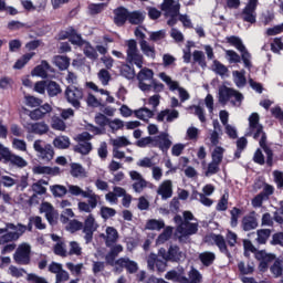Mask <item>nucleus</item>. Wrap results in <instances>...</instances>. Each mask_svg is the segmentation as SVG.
<instances>
[{
	"instance_id": "nucleus-1",
	"label": "nucleus",
	"mask_w": 283,
	"mask_h": 283,
	"mask_svg": "<svg viewBox=\"0 0 283 283\" xmlns=\"http://www.w3.org/2000/svg\"><path fill=\"white\" fill-rule=\"evenodd\" d=\"M1 160L3 165H9V167H18L19 169L28 167V161L23 157L12 154L10 148L0 143V163Z\"/></svg>"
},
{
	"instance_id": "nucleus-2",
	"label": "nucleus",
	"mask_w": 283,
	"mask_h": 283,
	"mask_svg": "<svg viewBox=\"0 0 283 283\" xmlns=\"http://www.w3.org/2000/svg\"><path fill=\"white\" fill-rule=\"evenodd\" d=\"M127 50H126V61L127 63H134L136 67L142 70L143 67V61H145V57H143V54H140V51L138 50V42L136 40L130 39L126 41Z\"/></svg>"
},
{
	"instance_id": "nucleus-3",
	"label": "nucleus",
	"mask_w": 283,
	"mask_h": 283,
	"mask_svg": "<svg viewBox=\"0 0 283 283\" xmlns=\"http://www.w3.org/2000/svg\"><path fill=\"white\" fill-rule=\"evenodd\" d=\"M231 98H234L237 103H241L244 101V95L240 93V91H235L234 88L228 87L227 85H222L219 87V103L222 105H227L231 101Z\"/></svg>"
},
{
	"instance_id": "nucleus-4",
	"label": "nucleus",
	"mask_w": 283,
	"mask_h": 283,
	"mask_svg": "<svg viewBox=\"0 0 283 283\" xmlns=\"http://www.w3.org/2000/svg\"><path fill=\"white\" fill-rule=\"evenodd\" d=\"M42 144L43 140L36 139L33 143V149L36 151L40 160H43V163H50L54 158V147H52V144H45L44 146Z\"/></svg>"
},
{
	"instance_id": "nucleus-5",
	"label": "nucleus",
	"mask_w": 283,
	"mask_h": 283,
	"mask_svg": "<svg viewBox=\"0 0 283 283\" xmlns=\"http://www.w3.org/2000/svg\"><path fill=\"white\" fill-rule=\"evenodd\" d=\"M64 96L75 109H81V101H83V90L76 86H67Z\"/></svg>"
},
{
	"instance_id": "nucleus-6",
	"label": "nucleus",
	"mask_w": 283,
	"mask_h": 283,
	"mask_svg": "<svg viewBox=\"0 0 283 283\" xmlns=\"http://www.w3.org/2000/svg\"><path fill=\"white\" fill-rule=\"evenodd\" d=\"M264 126L260 124V115L258 113H252L249 117V132L245 136H252L254 140H260V135Z\"/></svg>"
},
{
	"instance_id": "nucleus-7",
	"label": "nucleus",
	"mask_w": 283,
	"mask_h": 283,
	"mask_svg": "<svg viewBox=\"0 0 283 283\" xmlns=\"http://www.w3.org/2000/svg\"><path fill=\"white\" fill-rule=\"evenodd\" d=\"M31 253L32 248L30 247V244L22 243L17 248L15 253L13 254V260L17 262V264L28 265L30 264Z\"/></svg>"
},
{
	"instance_id": "nucleus-8",
	"label": "nucleus",
	"mask_w": 283,
	"mask_h": 283,
	"mask_svg": "<svg viewBox=\"0 0 283 283\" xmlns=\"http://www.w3.org/2000/svg\"><path fill=\"white\" fill-rule=\"evenodd\" d=\"M255 260H258L259 263V271L261 273H266L269 271V264L275 260V254L268 253L266 250H260L255 254Z\"/></svg>"
},
{
	"instance_id": "nucleus-9",
	"label": "nucleus",
	"mask_w": 283,
	"mask_h": 283,
	"mask_svg": "<svg viewBox=\"0 0 283 283\" xmlns=\"http://www.w3.org/2000/svg\"><path fill=\"white\" fill-rule=\"evenodd\" d=\"M123 269H126L127 273L134 274L138 271V263L129 258L117 259V266H115L116 273H123Z\"/></svg>"
},
{
	"instance_id": "nucleus-10",
	"label": "nucleus",
	"mask_w": 283,
	"mask_h": 283,
	"mask_svg": "<svg viewBox=\"0 0 283 283\" xmlns=\"http://www.w3.org/2000/svg\"><path fill=\"white\" fill-rule=\"evenodd\" d=\"M158 253L166 262H178L180 260V248L178 245H170L168 251L161 248Z\"/></svg>"
},
{
	"instance_id": "nucleus-11",
	"label": "nucleus",
	"mask_w": 283,
	"mask_h": 283,
	"mask_svg": "<svg viewBox=\"0 0 283 283\" xmlns=\"http://www.w3.org/2000/svg\"><path fill=\"white\" fill-rule=\"evenodd\" d=\"M255 10H258V7L247 4L240 13L242 21H244V23H250L251 25L258 23V12Z\"/></svg>"
},
{
	"instance_id": "nucleus-12",
	"label": "nucleus",
	"mask_w": 283,
	"mask_h": 283,
	"mask_svg": "<svg viewBox=\"0 0 283 283\" xmlns=\"http://www.w3.org/2000/svg\"><path fill=\"white\" fill-rule=\"evenodd\" d=\"M96 220L94 219V216L90 214L85 221L84 226L82 228L83 233H85L84 239L86 244H90L92 240H94V231H96V226H95Z\"/></svg>"
},
{
	"instance_id": "nucleus-13",
	"label": "nucleus",
	"mask_w": 283,
	"mask_h": 283,
	"mask_svg": "<svg viewBox=\"0 0 283 283\" xmlns=\"http://www.w3.org/2000/svg\"><path fill=\"white\" fill-rule=\"evenodd\" d=\"M177 231L180 233L179 242H185V238H189V235H196V233H198V223L185 221L184 226L177 227Z\"/></svg>"
},
{
	"instance_id": "nucleus-14",
	"label": "nucleus",
	"mask_w": 283,
	"mask_h": 283,
	"mask_svg": "<svg viewBox=\"0 0 283 283\" xmlns=\"http://www.w3.org/2000/svg\"><path fill=\"white\" fill-rule=\"evenodd\" d=\"M113 14H114L113 21L117 25V28H123V25H125V23H127L129 19V10L123 6L114 9Z\"/></svg>"
},
{
	"instance_id": "nucleus-15",
	"label": "nucleus",
	"mask_w": 283,
	"mask_h": 283,
	"mask_svg": "<svg viewBox=\"0 0 283 283\" xmlns=\"http://www.w3.org/2000/svg\"><path fill=\"white\" fill-rule=\"evenodd\" d=\"M41 213H45V218L49 224H56L59 220V211L54 209V206L50 202H42L40 208Z\"/></svg>"
},
{
	"instance_id": "nucleus-16",
	"label": "nucleus",
	"mask_w": 283,
	"mask_h": 283,
	"mask_svg": "<svg viewBox=\"0 0 283 283\" xmlns=\"http://www.w3.org/2000/svg\"><path fill=\"white\" fill-rule=\"evenodd\" d=\"M211 240L214 242L216 247H218L220 253H223V255L231 258V252L229 251V248L227 247V240L222 234H216L212 233L210 235Z\"/></svg>"
},
{
	"instance_id": "nucleus-17",
	"label": "nucleus",
	"mask_w": 283,
	"mask_h": 283,
	"mask_svg": "<svg viewBox=\"0 0 283 283\" xmlns=\"http://www.w3.org/2000/svg\"><path fill=\"white\" fill-rule=\"evenodd\" d=\"M148 266L151 270H154V268L156 266V269L159 273H165V271L167 269V261L166 260H160V259H158V255L151 253L148 256Z\"/></svg>"
},
{
	"instance_id": "nucleus-18",
	"label": "nucleus",
	"mask_w": 283,
	"mask_h": 283,
	"mask_svg": "<svg viewBox=\"0 0 283 283\" xmlns=\"http://www.w3.org/2000/svg\"><path fill=\"white\" fill-rule=\"evenodd\" d=\"M243 231H253L258 229V219L255 218V211H252L250 214H247L242 218L241 221Z\"/></svg>"
},
{
	"instance_id": "nucleus-19",
	"label": "nucleus",
	"mask_w": 283,
	"mask_h": 283,
	"mask_svg": "<svg viewBox=\"0 0 283 283\" xmlns=\"http://www.w3.org/2000/svg\"><path fill=\"white\" fill-rule=\"evenodd\" d=\"M157 193L161 196L163 200H167L174 196L171 180H165L158 188Z\"/></svg>"
},
{
	"instance_id": "nucleus-20",
	"label": "nucleus",
	"mask_w": 283,
	"mask_h": 283,
	"mask_svg": "<svg viewBox=\"0 0 283 283\" xmlns=\"http://www.w3.org/2000/svg\"><path fill=\"white\" fill-rule=\"evenodd\" d=\"M52 66H50V63L43 60L40 65L33 69L31 74L32 76H40V78H48V72H50Z\"/></svg>"
},
{
	"instance_id": "nucleus-21",
	"label": "nucleus",
	"mask_w": 283,
	"mask_h": 283,
	"mask_svg": "<svg viewBox=\"0 0 283 283\" xmlns=\"http://www.w3.org/2000/svg\"><path fill=\"white\" fill-rule=\"evenodd\" d=\"M118 242V230L114 227L106 228V237H105V244L106 247H112Z\"/></svg>"
},
{
	"instance_id": "nucleus-22",
	"label": "nucleus",
	"mask_w": 283,
	"mask_h": 283,
	"mask_svg": "<svg viewBox=\"0 0 283 283\" xmlns=\"http://www.w3.org/2000/svg\"><path fill=\"white\" fill-rule=\"evenodd\" d=\"M153 147H159L161 151H169L171 147V142L167 134L159 136L157 139H155V143L153 144Z\"/></svg>"
},
{
	"instance_id": "nucleus-23",
	"label": "nucleus",
	"mask_w": 283,
	"mask_h": 283,
	"mask_svg": "<svg viewBox=\"0 0 283 283\" xmlns=\"http://www.w3.org/2000/svg\"><path fill=\"white\" fill-rule=\"evenodd\" d=\"M139 46L145 56L148 59H156V46L155 45H149V42L147 41H139Z\"/></svg>"
},
{
	"instance_id": "nucleus-24",
	"label": "nucleus",
	"mask_w": 283,
	"mask_h": 283,
	"mask_svg": "<svg viewBox=\"0 0 283 283\" xmlns=\"http://www.w3.org/2000/svg\"><path fill=\"white\" fill-rule=\"evenodd\" d=\"M161 10L166 14L170 12H174L176 14L177 12H180V4L179 3L176 4L175 0H164L161 4Z\"/></svg>"
},
{
	"instance_id": "nucleus-25",
	"label": "nucleus",
	"mask_w": 283,
	"mask_h": 283,
	"mask_svg": "<svg viewBox=\"0 0 283 283\" xmlns=\"http://www.w3.org/2000/svg\"><path fill=\"white\" fill-rule=\"evenodd\" d=\"M50 132V126L45 122H36L31 124V133L36 134L38 136H43Z\"/></svg>"
},
{
	"instance_id": "nucleus-26",
	"label": "nucleus",
	"mask_w": 283,
	"mask_h": 283,
	"mask_svg": "<svg viewBox=\"0 0 283 283\" xmlns=\"http://www.w3.org/2000/svg\"><path fill=\"white\" fill-rule=\"evenodd\" d=\"M63 90L61 88V85L54 81H48L46 84V93L51 98H54V96H59Z\"/></svg>"
},
{
	"instance_id": "nucleus-27",
	"label": "nucleus",
	"mask_w": 283,
	"mask_h": 283,
	"mask_svg": "<svg viewBox=\"0 0 283 283\" xmlns=\"http://www.w3.org/2000/svg\"><path fill=\"white\" fill-rule=\"evenodd\" d=\"M270 272L273 277H282L283 275V260L275 259L273 264L270 266Z\"/></svg>"
},
{
	"instance_id": "nucleus-28",
	"label": "nucleus",
	"mask_w": 283,
	"mask_h": 283,
	"mask_svg": "<svg viewBox=\"0 0 283 283\" xmlns=\"http://www.w3.org/2000/svg\"><path fill=\"white\" fill-rule=\"evenodd\" d=\"M92 143L90 142H80L77 145L74 146L73 150L76 154H81L82 156H87L90 151H92Z\"/></svg>"
},
{
	"instance_id": "nucleus-29",
	"label": "nucleus",
	"mask_w": 283,
	"mask_h": 283,
	"mask_svg": "<svg viewBox=\"0 0 283 283\" xmlns=\"http://www.w3.org/2000/svg\"><path fill=\"white\" fill-rule=\"evenodd\" d=\"M238 269L241 275H253L255 272V264L253 262L245 264L243 261H240L238 263Z\"/></svg>"
},
{
	"instance_id": "nucleus-30",
	"label": "nucleus",
	"mask_w": 283,
	"mask_h": 283,
	"mask_svg": "<svg viewBox=\"0 0 283 283\" xmlns=\"http://www.w3.org/2000/svg\"><path fill=\"white\" fill-rule=\"evenodd\" d=\"M145 21V15L140 11H128V23L132 25H140Z\"/></svg>"
},
{
	"instance_id": "nucleus-31",
	"label": "nucleus",
	"mask_w": 283,
	"mask_h": 283,
	"mask_svg": "<svg viewBox=\"0 0 283 283\" xmlns=\"http://www.w3.org/2000/svg\"><path fill=\"white\" fill-rule=\"evenodd\" d=\"M69 41L70 43H72V45H77L78 48H83V45H85L86 42L83 39V35H81V33H78V31L74 28L71 31V38L69 39Z\"/></svg>"
},
{
	"instance_id": "nucleus-32",
	"label": "nucleus",
	"mask_w": 283,
	"mask_h": 283,
	"mask_svg": "<svg viewBox=\"0 0 283 283\" xmlns=\"http://www.w3.org/2000/svg\"><path fill=\"white\" fill-rule=\"evenodd\" d=\"M199 260L205 266H211L216 262V253L209 251L202 252L199 254Z\"/></svg>"
},
{
	"instance_id": "nucleus-33",
	"label": "nucleus",
	"mask_w": 283,
	"mask_h": 283,
	"mask_svg": "<svg viewBox=\"0 0 283 283\" xmlns=\"http://www.w3.org/2000/svg\"><path fill=\"white\" fill-rule=\"evenodd\" d=\"M260 250H256L255 245H253V242H251V240H249V239L243 240V255H244V258H251V253H254V258H255V255Z\"/></svg>"
},
{
	"instance_id": "nucleus-34",
	"label": "nucleus",
	"mask_w": 283,
	"mask_h": 283,
	"mask_svg": "<svg viewBox=\"0 0 283 283\" xmlns=\"http://www.w3.org/2000/svg\"><path fill=\"white\" fill-rule=\"evenodd\" d=\"M54 63L61 72H64V70H67L70 67V57L66 55H55L54 56Z\"/></svg>"
},
{
	"instance_id": "nucleus-35",
	"label": "nucleus",
	"mask_w": 283,
	"mask_h": 283,
	"mask_svg": "<svg viewBox=\"0 0 283 283\" xmlns=\"http://www.w3.org/2000/svg\"><path fill=\"white\" fill-rule=\"evenodd\" d=\"M84 55L86 59H91V61L98 59V52H96V49L87 41L84 43Z\"/></svg>"
},
{
	"instance_id": "nucleus-36",
	"label": "nucleus",
	"mask_w": 283,
	"mask_h": 283,
	"mask_svg": "<svg viewBox=\"0 0 283 283\" xmlns=\"http://www.w3.org/2000/svg\"><path fill=\"white\" fill-rule=\"evenodd\" d=\"M145 229L147 231H160V229H165V221H159L156 219H149L146 222Z\"/></svg>"
},
{
	"instance_id": "nucleus-37",
	"label": "nucleus",
	"mask_w": 283,
	"mask_h": 283,
	"mask_svg": "<svg viewBox=\"0 0 283 283\" xmlns=\"http://www.w3.org/2000/svg\"><path fill=\"white\" fill-rule=\"evenodd\" d=\"M53 145L54 147H56V149H67L71 145L70 137L67 136L55 137L53 140Z\"/></svg>"
},
{
	"instance_id": "nucleus-38",
	"label": "nucleus",
	"mask_w": 283,
	"mask_h": 283,
	"mask_svg": "<svg viewBox=\"0 0 283 283\" xmlns=\"http://www.w3.org/2000/svg\"><path fill=\"white\" fill-rule=\"evenodd\" d=\"M107 7V3L102 2V3H91L87 7L88 13L91 17H96V14H101L103 10Z\"/></svg>"
},
{
	"instance_id": "nucleus-39",
	"label": "nucleus",
	"mask_w": 283,
	"mask_h": 283,
	"mask_svg": "<svg viewBox=\"0 0 283 283\" xmlns=\"http://www.w3.org/2000/svg\"><path fill=\"white\" fill-rule=\"evenodd\" d=\"M256 235L258 244H266L269 238H271V229H260L256 231Z\"/></svg>"
},
{
	"instance_id": "nucleus-40",
	"label": "nucleus",
	"mask_w": 283,
	"mask_h": 283,
	"mask_svg": "<svg viewBox=\"0 0 283 283\" xmlns=\"http://www.w3.org/2000/svg\"><path fill=\"white\" fill-rule=\"evenodd\" d=\"M21 238L19 232H7L0 235V244H8V242H17Z\"/></svg>"
},
{
	"instance_id": "nucleus-41",
	"label": "nucleus",
	"mask_w": 283,
	"mask_h": 283,
	"mask_svg": "<svg viewBox=\"0 0 283 283\" xmlns=\"http://www.w3.org/2000/svg\"><path fill=\"white\" fill-rule=\"evenodd\" d=\"M24 105H27V107H41L43 99L34 97L33 95H24Z\"/></svg>"
},
{
	"instance_id": "nucleus-42",
	"label": "nucleus",
	"mask_w": 283,
	"mask_h": 283,
	"mask_svg": "<svg viewBox=\"0 0 283 283\" xmlns=\"http://www.w3.org/2000/svg\"><path fill=\"white\" fill-rule=\"evenodd\" d=\"M242 209L238 207H233L232 210H230V226L232 228L238 227V220H240V216H242Z\"/></svg>"
},
{
	"instance_id": "nucleus-43",
	"label": "nucleus",
	"mask_w": 283,
	"mask_h": 283,
	"mask_svg": "<svg viewBox=\"0 0 283 283\" xmlns=\"http://www.w3.org/2000/svg\"><path fill=\"white\" fill-rule=\"evenodd\" d=\"M138 81H154V70L144 67L137 74Z\"/></svg>"
},
{
	"instance_id": "nucleus-44",
	"label": "nucleus",
	"mask_w": 283,
	"mask_h": 283,
	"mask_svg": "<svg viewBox=\"0 0 283 283\" xmlns=\"http://www.w3.org/2000/svg\"><path fill=\"white\" fill-rule=\"evenodd\" d=\"M122 76L128 81H134V78H136V70L134 66L126 64L122 69Z\"/></svg>"
},
{
	"instance_id": "nucleus-45",
	"label": "nucleus",
	"mask_w": 283,
	"mask_h": 283,
	"mask_svg": "<svg viewBox=\"0 0 283 283\" xmlns=\"http://www.w3.org/2000/svg\"><path fill=\"white\" fill-rule=\"evenodd\" d=\"M244 74H245L244 70L233 72V76H235L234 83L237 87H244V85H247V76H244Z\"/></svg>"
},
{
	"instance_id": "nucleus-46",
	"label": "nucleus",
	"mask_w": 283,
	"mask_h": 283,
	"mask_svg": "<svg viewBox=\"0 0 283 283\" xmlns=\"http://www.w3.org/2000/svg\"><path fill=\"white\" fill-rule=\"evenodd\" d=\"M192 59L195 63H198L200 67H205L207 65V57L205 56V52L195 50L192 53Z\"/></svg>"
},
{
	"instance_id": "nucleus-47",
	"label": "nucleus",
	"mask_w": 283,
	"mask_h": 283,
	"mask_svg": "<svg viewBox=\"0 0 283 283\" xmlns=\"http://www.w3.org/2000/svg\"><path fill=\"white\" fill-rule=\"evenodd\" d=\"M211 158L213 163H219V165H221L224 158V149L221 146H216L211 154Z\"/></svg>"
},
{
	"instance_id": "nucleus-48",
	"label": "nucleus",
	"mask_w": 283,
	"mask_h": 283,
	"mask_svg": "<svg viewBox=\"0 0 283 283\" xmlns=\"http://www.w3.org/2000/svg\"><path fill=\"white\" fill-rule=\"evenodd\" d=\"M51 192L53 193L54 198H63L67 195V188L61 185L51 186Z\"/></svg>"
},
{
	"instance_id": "nucleus-49",
	"label": "nucleus",
	"mask_w": 283,
	"mask_h": 283,
	"mask_svg": "<svg viewBox=\"0 0 283 283\" xmlns=\"http://www.w3.org/2000/svg\"><path fill=\"white\" fill-rule=\"evenodd\" d=\"M188 277L190 283H202V274L196 268H191Z\"/></svg>"
},
{
	"instance_id": "nucleus-50",
	"label": "nucleus",
	"mask_w": 283,
	"mask_h": 283,
	"mask_svg": "<svg viewBox=\"0 0 283 283\" xmlns=\"http://www.w3.org/2000/svg\"><path fill=\"white\" fill-rule=\"evenodd\" d=\"M227 43H229L230 45H232L233 48H235L238 50H244V43H242V39H240L235 35L228 36Z\"/></svg>"
},
{
	"instance_id": "nucleus-51",
	"label": "nucleus",
	"mask_w": 283,
	"mask_h": 283,
	"mask_svg": "<svg viewBox=\"0 0 283 283\" xmlns=\"http://www.w3.org/2000/svg\"><path fill=\"white\" fill-rule=\"evenodd\" d=\"M71 176L73 178H78L81 176H85V168L81 164H72L71 165Z\"/></svg>"
},
{
	"instance_id": "nucleus-52",
	"label": "nucleus",
	"mask_w": 283,
	"mask_h": 283,
	"mask_svg": "<svg viewBox=\"0 0 283 283\" xmlns=\"http://www.w3.org/2000/svg\"><path fill=\"white\" fill-rule=\"evenodd\" d=\"M66 229L69 231H71V233H76V231L83 230V222H81L76 219H73V220L69 221Z\"/></svg>"
},
{
	"instance_id": "nucleus-53",
	"label": "nucleus",
	"mask_w": 283,
	"mask_h": 283,
	"mask_svg": "<svg viewBox=\"0 0 283 283\" xmlns=\"http://www.w3.org/2000/svg\"><path fill=\"white\" fill-rule=\"evenodd\" d=\"M95 123L99 127H107V125L109 126L111 119L107 116H105V114L97 113L95 116Z\"/></svg>"
},
{
	"instance_id": "nucleus-54",
	"label": "nucleus",
	"mask_w": 283,
	"mask_h": 283,
	"mask_svg": "<svg viewBox=\"0 0 283 283\" xmlns=\"http://www.w3.org/2000/svg\"><path fill=\"white\" fill-rule=\"evenodd\" d=\"M241 52V59L243 61L244 67H248L251 70L252 64H251V53L247 50V46H244V50H239Z\"/></svg>"
},
{
	"instance_id": "nucleus-55",
	"label": "nucleus",
	"mask_w": 283,
	"mask_h": 283,
	"mask_svg": "<svg viewBox=\"0 0 283 283\" xmlns=\"http://www.w3.org/2000/svg\"><path fill=\"white\" fill-rule=\"evenodd\" d=\"M283 50V41L282 38H274L273 42L271 43V51L274 54H280Z\"/></svg>"
},
{
	"instance_id": "nucleus-56",
	"label": "nucleus",
	"mask_w": 283,
	"mask_h": 283,
	"mask_svg": "<svg viewBox=\"0 0 283 283\" xmlns=\"http://www.w3.org/2000/svg\"><path fill=\"white\" fill-rule=\"evenodd\" d=\"M220 171V164L218 161H211L208 164V168L206 170V176H216Z\"/></svg>"
},
{
	"instance_id": "nucleus-57",
	"label": "nucleus",
	"mask_w": 283,
	"mask_h": 283,
	"mask_svg": "<svg viewBox=\"0 0 283 283\" xmlns=\"http://www.w3.org/2000/svg\"><path fill=\"white\" fill-rule=\"evenodd\" d=\"M1 185H3L7 188L14 187L17 185V179L7 175H2L0 176V187Z\"/></svg>"
},
{
	"instance_id": "nucleus-58",
	"label": "nucleus",
	"mask_w": 283,
	"mask_h": 283,
	"mask_svg": "<svg viewBox=\"0 0 283 283\" xmlns=\"http://www.w3.org/2000/svg\"><path fill=\"white\" fill-rule=\"evenodd\" d=\"M101 216L104 220H109V218H114V216H116V209L109 207H102Z\"/></svg>"
},
{
	"instance_id": "nucleus-59",
	"label": "nucleus",
	"mask_w": 283,
	"mask_h": 283,
	"mask_svg": "<svg viewBox=\"0 0 283 283\" xmlns=\"http://www.w3.org/2000/svg\"><path fill=\"white\" fill-rule=\"evenodd\" d=\"M98 78L104 85H108L109 81H112V74H109L107 69H102L98 72Z\"/></svg>"
},
{
	"instance_id": "nucleus-60",
	"label": "nucleus",
	"mask_w": 283,
	"mask_h": 283,
	"mask_svg": "<svg viewBox=\"0 0 283 283\" xmlns=\"http://www.w3.org/2000/svg\"><path fill=\"white\" fill-rule=\"evenodd\" d=\"M229 209V197L223 195L217 203L216 210L217 211H227Z\"/></svg>"
},
{
	"instance_id": "nucleus-61",
	"label": "nucleus",
	"mask_w": 283,
	"mask_h": 283,
	"mask_svg": "<svg viewBox=\"0 0 283 283\" xmlns=\"http://www.w3.org/2000/svg\"><path fill=\"white\" fill-rule=\"evenodd\" d=\"M213 65H214V72L219 74V76H224V74L229 72V69L218 60L213 61Z\"/></svg>"
},
{
	"instance_id": "nucleus-62",
	"label": "nucleus",
	"mask_w": 283,
	"mask_h": 283,
	"mask_svg": "<svg viewBox=\"0 0 283 283\" xmlns=\"http://www.w3.org/2000/svg\"><path fill=\"white\" fill-rule=\"evenodd\" d=\"M272 247H283V232H276L272 235V240L270 241Z\"/></svg>"
},
{
	"instance_id": "nucleus-63",
	"label": "nucleus",
	"mask_w": 283,
	"mask_h": 283,
	"mask_svg": "<svg viewBox=\"0 0 283 283\" xmlns=\"http://www.w3.org/2000/svg\"><path fill=\"white\" fill-rule=\"evenodd\" d=\"M226 56L229 57L230 63H241L242 59L240 57V54L233 50H227Z\"/></svg>"
},
{
	"instance_id": "nucleus-64",
	"label": "nucleus",
	"mask_w": 283,
	"mask_h": 283,
	"mask_svg": "<svg viewBox=\"0 0 283 283\" xmlns=\"http://www.w3.org/2000/svg\"><path fill=\"white\" fill-rule=\"evenodd\" d=\"M70 280V273L65 270L57 272L55 275V283H63Z\"/></svg>"
}]
</instances>
